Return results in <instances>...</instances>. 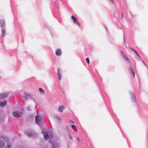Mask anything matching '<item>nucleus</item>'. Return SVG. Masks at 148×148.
<instances>
[{
	"mask_svg": "<svg viewBox=\"0 0 148 148\" xmlns=\"http://www.w3.org/2000/svg\"><path fill=\"white\" fill-rule=\"evenodd\" d=\"M64 108L65 107L63 106H60L59 107L58 110L60 112H62Z\"/></svg>",
	"mask_w": 148,
	"mask_h": 148,
	"instance_id": "obj_16",
	"label": "nucleus"
},
{
	"mask_svg": "<svg viewBox=\"0 0 148 148\" xmlns=\"http://www.w3.org/2000/svg\"><path fill=\"white\" fill-rule=\"evenodd\" d=\"M130 72L132 73V74L133 75V77H134L135 74V73L133 70V69L132 68L131 66H130Z\"/></svg>",
	"mask_w": 148,
	"mask_h": 148,
	"instance_id": "obj_18",
	"label": "nucleus"
},
{
	"mask_svg": "<svg viewBox=\"0 0 148 148\" xmlns=\"http://www.w3.org/2000/svg\"><path fill=\"white\" fill-rule=\"evenodd\" d=\"M55 118H56V120L58 122H60L61 119V118H60V117L59 116H58L57 115H56L55 116Z\"/></svg>",
	"mask_w": 148,
	"mask_h": 148,
	"instance_id": "obj_19",
	"label": "nucleus"
},
{
	"mask_svg": "<svg viewBox=\"0 0 148 148\" xmlns=\"http://www.w3.org/2000/svg\"><path fill=\"white\" fill-rule=\"evenodd\" d=\"M55 53L56 56H60L61 55L62 52L60 49H58L56 50Z\"/></svg>",
	"mask_w": 148,
	"mask_h": 148,
	"instance_id": "obj_13",
	"label": "nucleus"
},
{
	"mask_svg": "<svg viewBox=\"0 0 148 148\" xmlns=\"http://www.w3.org/2000/svg\"><path fill=\"white\" fill-rule=\"evenodd\" d=\"M42 133L43 134L44 138L46 140V132L45 130H44L43 129H42Z\"/></svg>",
	"mask_w": 148,
	"mask_h": 148,
	"instance_id": "obj_17",
	"label": "nucleus"
},
{
	"mask_svg": "<svg viewBox=\"0 0 148 148\" xmlns=\"http://www.w3.org/2000/svg\"><path fill=\"white\" fill-rule=\"evenodd\" d=\"M13 115L15 117H20L22 115V113L21 112L14 111L13 112Z\"/></svg>",
	"mask_w": 148,
	"mask_h": 148,
	"instance_id": "obj_6",
	"label": "nucleus"
},
{
	"mask_svg": "<svg viewBox=\"0 0 148 148\" xmlns=\"http://www.w3.org/2000/svg\"><path fill=\"white\" fill-rule=\"evenodd\" d=\"M69 137L70 138L72 139V136L70 135V132H69Z\"/></svg>",
	"mask_w": 148,
	"mask_h": 148,
	"instance_id": "obj_27",
	"label": "nucleus"
},
{
	"mask_svg": "<svg viewBox=\"0 0 148 148\" xmlns=\"http://www.w3.org/2000/svg\"><path fill=\"white\" fill-rule=\"evenodd\" d=\"M35 121L36 124L40 126L44 122V119L42 116L36 115L35 117Z\"/></svg>",
	"mask_w": 148,
	"mask_h": 148,
	"instance_id": "obj_3",
	"label": "nucleus"
},
{
	"mask_svg": "<svg viewBox=\"0 0 148 148\" xmlns=\"http://www.w3.org/2000/svg\"><path fill=\"white\" fill-rule=\"evenodd\" d=\"M131 49L135 52V53L136 54V55L137 56H138L139 57H140L137 51H136L135 50H134V49L132 48H131Z\"/></svg>",
	"mask_w": 148,
	"mask_h": 148,
	"instance_id": "obj_21",
	"label": "nucleus"
},
{
	"mask_svg": "<svg viewBox=\"0 0 148 148\" xmlns=\"http://www.w3.org/2000/svg\"><path fill=\"white\" fill-rule=\"evenodd\" d=\"M71 18L73 20V22L74 23H75L79 27L80 26V24L79 22L77 21V18L75 16L73 15H72L71 16Z\"/></svg>",
	"mask_w": 148,
	"mask_h": 148,
	"instance_id": "obj_8",
	"label": "nucleus"
},
{
	"mask_svg": "<svg viewBox=\"0 0 148 148\" xmlns=\"http://www.w3.org/2000/svg\"><path fill=\"white\" fill-rule=\"evenodd\" d=\"M67 130H68V132H69L68 130V129H67Z\"/></svg>",
	"mask_w": 148,
	"mask_h": 148,
	"instance_id": "obj_35",
	"label": "nucleus"
},
{
	"mask_svg": "<svg viewBox=\"0 0 148 148\" xmlns=\"http://www.w3.org/2000/svg\"><path fill=\"white\" fill-rule=\"evenodd\" d=\"M143 62L144 63V62Z\"/></svg>",
	"mask_w": 148,
	"mask_h": 148,
	"instance_id": "obj_33",
	"label": "nucleus"
},
{
	"mask_svg": "<svg viewBox=\"0 0 148 148\" xmlns=\"http://www.w3.org/2000/svg\"><path fill=\"white\" fill-rule=\"evenodd\" d=\"M0 25L1 28V35L3 37L5 34L6 24L5 20L3 19H0Z\"/></svg>",
	"mask_w": 148,
	"mask_h": 148,
	"instance_id": "obj_1",
	"label": "nucleus"
},
{
	"mask_svg": "<svg viewBox=\"0 0 148 148\" xmlns=\"http://www.w3.org/2000/svg\"><path fill=\"white\" fill-rule=\"evenodd\" d=\"M39 91L40 94L41 95H44L45 93V92L44 90L41 88H39Z\"/></svg>",
	"mask_w": 148,
	"mask_h": 148,
	"instance_id": "obj_15",
	"label": "nucleus"
},
{
	"mask_svg": "<svg viewBox=\"0 0 148 148\" xmlns=\"http://www.w3.org/2000/svg\"><path fill=\"white\" fill-rule=\"evenodd\" d=\"M67 130H68V132H69L68 130V129H67Z\"/></svg>",
	"mask_w": 148,
	"mask_h": 148,
	"instance_id": "obj_34",
	"label": "nucleus"
},
{
	"mask_svg": "<svg viewBox=\"0 0 148 148\" xmlns=\"http://www.w3.org/2000/svg\"><path fill=\"white\" fill-rule=\"evenodd\" d=\"M109 0L111 2H112V3H114V2L113 0Z\"/></svg>",
	"mask_w": 148,
	"mask_h": 148,
	"instance_id": "obj_29",
	"label": "nucleus"
},
{
	"mask_svg": "<svg viewBox=\"0 0 148 148\" xmlns=\"http://www.w3.org/2000/svg\"><path fill=\"white\" fill-rule=\"evenodd\" d=\"M121 13H122V15H121L122 17H121V18H122H122H123V13L122 12Z\"/></svg>",
	"mask_w": 148,
	"mask_h": 148,
	"instance_id": "obj_30",
	"label": "nucleus"
},
{
	"mask_svg": "<svg viewBox=\"0 0 148 148\" xmlns=\"http://www.w3.org/2000/svg\"><path fill=\"white\" fill-rule=\"evenodd\" d=\"M58 79L59 81H60L61 78V75L60 74V71L59 69H58Z\"/></svg>",
	"mask_w": 148,
	"mask_h": 148,
	"instance_id": "obj_20",
	"label": "nucleus"
},
{
	"mask_svg": "<svg viewBox=\"0 0 148 148\" xmlns=\"http://www.w3.org/2000/svg\"><path fill=\"white\" fill-rule=\"evenodd\" d=\"M25 134L29 137L34 138L37 136V133L34 131H27L25 132Z\"/></svg>",
	"mask_w": 148,
	"mask_h": 148,
	"instance_id": "obj_4",
	"label": "nucleus"
},
{
	"mask_svg": "<svg viewBox=\"0 0 148 148\" xmlns=\"http://www.w3.org/2000/svg\"><path fill=\"white\" fill-rule=\"evenodd\" d=\"M59 146L58 144L56 142L52 143L51 148H59Z\"/></svg>",
	"mask_w": 148,
	"mask_h": 148,
	"instance_id": "obj_12",
	"label": "nucleus"
},
{
	"mask_svg": "<svg viewBox=\"0 0 148 148\" xmlns=\"http://www.w3.org/2000/svg\"><path fill=\"white\" fill-rule=\"evenodd\" d=\"M77 139L78 140L79 142H80V140L79 138H77Z\"/></svg>",
	"mask_w": 148,
	"mask_h": 148,
	"instance_id": "obj_28",
	"label": "nucleus"
},
{
	"mask_svg": "<svg viewBox=\"0 0 148 148\" xmlns=\"http://www.w3.org/2000/svg\"><path fill=\"white\" fill-rule=\"evenodd\" d=\"M71 127L73 128V130L74 131H75V126L74 125H72L71 126Z\"/></svg>",
	"mask_w": 148,
	"mask_h": 148,
	"instance_id": "obj_24",
	"label": "nucleus"
},
{
	"mask_svg": "<svg viewBox=\"0 0 148 148\" xmlns=\"http://www.w3.org/2000/svg\"><path fill=\"white\" fill-rule=\"evenodd\" d=\"M0 148H3L5 145V142H8L9 140L6 136H0Z\"/></svg>",
	"mask_w": 148,
	"mask_h": 148,
	"instance_id": "obj_2",
	"label": "nucleus"
},
{
	"mask_svg": "<svg viewBox=\"0 0 148 148\" xmlns=\"http://www.w3.org/2000/svg\"><path fill=\"white\" fill-rule=\"evenodd\" d=\"M31 97V94L25 92L23 95V97L25 100H27L29 99Z\"/></svg>",
	"mask_w": 148,
	"mask_h": 148,
	"instance_id": "obj_7",
	"label": "nucleus"
},
{
	"mask_svg": "<svg viewBox=\"0 0 148 148\" xmlns=\"http://www.w3.org/2000/svg\"><path fill=\"white\" fill-rule=\"evenodd\" d=\"M15 148H26L25 147L21 146V145H18L16 146Z\"/></svg>",
	"mask_w": 148,
	"mask_h": 148,
	"instance_id": "obj_22",
	"label": "nucleus"
},
{
	"mask_svg": "<svg viewBox=\"0 0 148 148\" xmlns=\"http://www.w3.org/2000/svg\"><path fill=\"white\" fill-rule=\"evenodd\" d=\"M1 79V77L0 76V79Z\"/></svg>",
	"mask_w": 148,
	"mask_h": 148,
	"instance_id": "obj_32",
	"label": "nucleus"
},
{
	"mask_svg": "<svg viewBox=\"0 0 148 148\" xmlns=\"http://www.w3.org/2000/svg\"><path fill=\"white\" fill-rule=\"evenodd\" d=\"M53 135L52 133L51 132H47V140L49 139H50L52 138Z\"/></svg>",
	"mask_w": 148,
	"mask_h": 148,
	"instance_id": "obj_11",
	"label": "nucleus"
},
{
	"mask_svg": "<svg viewBox=\"0 0 148 148\" xmlns=\"http://www.w3.org/2000/svg\"><path fill=\"white\" fill-rule=\"evenodd\" d=\"M86 62H87V63L88 64H89L90 63L89 60V59H88V58H86Z\"/></svg>",
	"mask_w": 148,
	"mask_h": 148,
	"instance_id": "obj_25",
	"label": "nucleus"
},
{
	"mask_svg": "<svg viewBox=\"0 0 148 148\" xmlns=\"http://www.w3.org/2000/svg\"><path fill=\"white\" fill-rule=\"evenodd\" d=\"M27 109L28 111H30L31 110V108L30 106H28L27 108Z\"/></svg>",
	"mask_w": 148,
	"mask_h": 148,
	"instance_id": "obj_23",
	"label": "nucleus"
},
{
	"mask_svg": "<svg viewBox=\"0 0 148 148\" xmlns=\"http://www.w3.org/2000/svg\"><path fill=\"white\" fill-rule=\"evenodd\" d=\"M9 92H5L3 93H0V100L6 98L8 95Z\"/></svg>",
	"mask_w": 148,
	"mask_h": 148,
	"instance_id": "obj_5",
	"label": "nucleus"
},
{
	"mask_svg": "<svg viewBox=\"0 0 148 148\" xmlns=\"http://www.w3.org/2000/svg\"><path fill=\"white\" fill-rule=\"evenodd\" d=\"M132 95H133V97H134V98H135V96L134 95V94H132Z\"/></svg>",
	"mask_w": 148,
	"mask_h": 148,
	"instance_id": "obj_31",
	"label": "nucleus"
},
{
	"mask_svg": "<svg viewBox=\"0 0 148 148\" xmlns=\"http://www.w3.org/2000/svg\"><path fill=\"white\" fill-rule=\"evenodd\" d=\"M7 101L4 100L3 101L0 102V106L1 107H5L6 105Z\"/></svg>",
	"mask_w": 148,
	"mask_h": 148,
	"instance_id": "obj_9",
	"label": "nucleus"
},
{
	"mask_svg": "<svg viewBox=\"0 0 148 148\" xmlns=\"http://www.w3.org/2000/svg\"><path fill=\"white\" fill-rule=\"evenodd\" d=\"M12 145L11 143L8 142L4 148H12Z\"/></svg>",
	"mask_w": 148,
	"mask_h": 148,
	"instance_id": "obj_14",
	"label": "nucleus"
},
{
	"mask_svg": "<svg viewBox=\"0 0 148 148\" xmlns=\"http://www.w3.org/2000/svg\"><path fill=\"white\" fill-rule=\"evenodd\" d=\"M121 52L122 53L121 55L125 59H126L127 62L129 63H130V60L127 57V56L123 53L122 51H121Z\"/></svg>",
	"mask_w": 148,
	"mask_h": 148,
	"instance_id": "obj_10",
	"label": "nucleus"
},
{
	"mask_svg": "<svg viewBox=\"0 0 148 148\" xmlns=\"http://www.w3.org/2000/svg\"><path fill=\"white\" fill-rule=\"evenodd\" d=\"M69 122L70 123H74V122L71 120H69Z\"/></svg>",
	"mask_w": 148,
	"mask_h": 148,
	"instance_id": "obj_26",
	"label": "nucleus"
}]
</instances>
